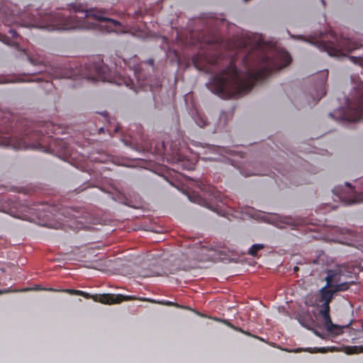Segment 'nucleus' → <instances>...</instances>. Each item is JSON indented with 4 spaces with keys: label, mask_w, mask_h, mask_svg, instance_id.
<instances>
[{
    "label": "nucleus",
    "mask_w": 363,
    "mask_h": 363,
    "mask_svg": "<svg viewBox=\"0 0 363 363\" xmlns=\"http://www.w3.org/2000/svg\"><path fill=\"white\" fill-rule=\"evenodd\" d=\"M204 43L216 50L211 55L197 54L193 57V63L198 69L206 73H215L208 88L219 97L228 99L240 97L253 88L255 84L267 79L274 72L286 67L291 62L289 52L281 50L276 53L267 52L263 49L262 40L250 49L244 55L242 62L245 69L240 72L233 58H225L221 49L228 45L216 30L209 35H199L197 41Z\"/></svg>",
    "instance_id": "f257e3e1"
},
{
    "label": "nucleus",
    "mask_w": 363,
    "mask_h": 363,
    "mask_svg": "<svg viewBox=\"0 0 363 363\" xmlns=\"http://www.w3.org/2000/svg\"><path fill=\"white\" fill-rule=\"evenodd\" d=\"M70 9L75 13H81L83 16L76 15L67 16L64 13H54L45 14L37 27L51 30H70L94 29L100 27L104 31L110 33L117 30L121 26L119 21L105 16V12L97 9H86L82 4H71ZM31 26H35L31 25Z\"/></svg>",
    "instance_id": "f03ea898"
},
{
    "label": "nucleus",
    "mask_w": 363,
    "mask_h": 363,
    "mask_svg": "<svg viewBox=\"0 0 363 363\" xmlns=\"http://www.w3.org/2000/svg\"><path fill=\"white\" fill-rule=\"evenodd\" d=\"M354 268L349 264L337 265L334 269L327 271V276L325 279L326 285L319 290V297L317 301L321 303L320 315H321L324 325L329 332H333L337 326L333 323L330 315V303L334 296L340 291H347L351 283L341 281V277H351L354 273Z\"/></svg>",
    "instance_id": "7ed1b4c3"
},
{
    "label": "nucleus",
    "mask_w": 363,
    "mask_h": 363,
    "mask_svg": "<svg viewBox=\"0 0 363 363\" xmlns=\"http://www.w3.org/2000/svg\"><path fill=\"white\" fill-rule=\"evenodd\" d=\"M331 40H308L309 43L314 45L322 51L330 56L344 55V52H350L361 47V43L351 38L331 35Z\"/></svg>",
    "instance_id": "20e7f679"
},
{
    "label": "nucleus",
    "mask_w": 363,
    "mask_h": 363,
    "mask_svg": "<svg viewBox=\"0 0 363 363\" xmlns=\"http://www.w3.org/2000/svg\"><path fill=\"white\" fill-rule=\"evenodd\" d=\"M42 135L41 131L34 130L31 133H26L22 138L5 136L0 138V145L9 147L14 150H40L44 148L40 143Z\"/></svg>",
    "instance_id": "39448f33"
},
{
    "label": "nucleus",
    "mask_w": 363,
    "mask_h": 363,
    "mask_svg": "<svg viewBox=\"0 0 363 363\" xmlns=\"http://www.w3.org/2000/svg\"><path fill=\"white\" fill-rule=\"evenodd\" d=\"M340 119L350 122L363 120V86L355 89L354 95L347 101V108L339 111Z\"/></svg>",
    "instance_id": "423d86ee"
},
{
    "label": "nucleus",
    "mask_w": 363,
    "mask_h": 363,
    "mask_svg": "<svg viewBox=\"0 0 363 363\" xmlns=\"http://www.w3.org/2000/svg\"><path fill=\"white\" fill-rule=\"evenodd\" d=\"M82 73L84 78L94 82H111L112 76L109 67L103 62L86 64Z\"/></svg>",
    "instance_id": "0eeeda50"
},
{
    "label": "nucleus",
    "mask_w": 363,
    "mask_h": 363,
    "mask_svg": "<svg viewBox=\"0 0 363 363\" xmlns=\"http://www.w3.org/2000/svg\"><path fill=\"white\" fill-rule=\"evenodd\" d=\"M80 294L79 296H82L86 298H93L95 301L100 302L104 304H113V303H119L124 300H126L125 296L121 294H101V295H94L91 296L89 294L80 291Z\"/></svg>",
    "instance_id": "6e6552de"
},
{
    "label": "nucleus",
    "mask_w": 363,
    "mask_h": 363,
    "mask_svg": "<svg viewBox=\"0 0 363 363\" xmlns=\"http://www.w3.org/2000/svg\"><path fill=\"white\" fill-rule=\"evenodd\" d=\"M177 160V165L178 166V168H182L184 170H192L194 169L196 165L194 160L182 157L180 155H178Z\"/></svg>",
    "instance_id": "1a4fd4ad"
},
{
    "label": "nucleus",
    "mask_w": 363,
    "mask_h": 363,
    "mask_svg": "<svg viewBox=\"0 0 363 363\" xmlns=\"http://www.w3.org/2000/svg\"><path fill=\"white\" fill-rule=\"evenodd\" d=\"M198 187L203 191L208 193L211 196H216V188L211 184L202 181H197Z\"/></svg>",
    "instance_id": "9d476101"
},
{
    "label": "nucleus",
    "mask_w": 363,
    "mask_h": 363,
    "mask_svg": "<svg viewBox=\"0 0 363 363\" xmlns=\"http://www.w3.org/2000/svg\"><path fill=\"white\" fill-rule=\"evenodd\" d=\"M321 76L323 77L322 81L319 85V90L318 93L317 94V100L319 101L322 97H323L326 94L325 87V82L328 77V72H321Z\"/></svg>",
    "instance_id": "9b49d317"
},
{
    "label": "nucleus",
    "mask_w": 363,
    "mask_h": 363,
    "mask_svg": "<svg viewBox=\"0 0 363 363\" xmlns=\"http://www.w3.org/2000/svg\"><path fill=\"white\" fill-rule=\"evenodd\" d=\"M25 54L27 55L28 60L29 62L33 65H44L45 64V58L40 55L34 56L30 53H28L26 51Z\"/></svg>",
    "instance_id": "f8f14e48"
},
{
    "label": "nucleus",
    "mask_w": 363,
    "mask_h": 363,
    "mask_svg": "<svg viewBox=\"0 0 363 363\" xmlns=\"http://www.w3.org/2000/svg\"><path fill=\"white\" fill-rule=\"evenodd\" d=\"M345 351L348 354L363 352V345L362 346H348V347H345Z\"/></svg>",
    "instance_id": "ddd939ff"
},
{
    "label": "nucleus",
    "mask_w": 363,
    "mask_h": 363,
    "mask_svg": "<svg viewBox=\"0 0 363 363\" xmlns=\"http://www.w3.org/2000/svg\"><path fill=\"white\" fill-rule=\"evenodd\" d=\"M264 245L262 244H254L248 250V254L251 256L255 257L257 255V252L260 250L264 249Z\"/></svg>",
    "instance_id": "4468645a"
},
{
    "label": "nucleus",
    "mask_w": 363,
    "mask_h": 363,
    "mask_svg": "<svg viewBox=\"0 0 363 363\" xmlns=\"http://www.w3.org/2000/svg\"><path fill=\"white\" fill-rule=\"evenodd\" d=\"M223 322L227 325L228 326L229 328L233 329L235 331H238V332H240L241 333H243L246 335H248V336H252L249 332L247 331H245L244 330H242L241 328H239V327H236L235 325H233L232 323H230L228 320H223Z\"/></svg>",
    "instance_id": "2eb2a0df"
},
{
    "label": "nucleus",
    "mask_w": 363,
    "mask_h": 363,
    "mask_svg": "<svg viewBox=\"0 0 363 363\" xmlns=\"http://www.w3.org/2000/svg\"><path fill=\"white\" fill-rule=\"evenodd\" d=\"M0 41L3 42L4 44L18 48V45L17 43L11 40L9 38L5 35L0 33Z\"/></svg>",
    "instance_id": "dca6fc26"
},
{
    "label": "nucleus",
    "mask_w": 363,
    "mask_h": 363,
    "mask_svg": "<svg viewBox=\"0 0 363 363\" xmlns=\"http://www.w3.org/2000/svg\"><path fill=\"white\" fill-rule=\"evenodd\" d=\"M47 290L50 291H61V292H65V293L69 294L70 295H78L79 296V294H81L80 293V290L69 289L57 290V289H52V288H50V289H48Z\"/></svg>",
    "instance_id": "f3484780"
},
{
    "label": "nucleus",
    "mask_w": 363,
    "mask_h": 363,
    "mask_svg": "<svg viewBox=\"0 0 363 363\" xmlns=\"http://www.w3.org/2000/svg\"><path fill=\"white\" fill-rule=\"evenodd\" d=\"M195 121L196 124L201 128L205 127L208 124L206 118L199 115L196 118Z\"/></svg>",
    "instance_id": "a211bd4d"
},
{
    "label": "nucleus",
    "mask_w": 363,
    "mask_h": 363,
    "mask_svg": "<svg viewBox=\"0 0 363 363\" xmlns=\"http://www.w3.org/2000/svg\"><path fill=\"white\" fill-rule=\"evenodd\" d=\"M3 23L6 26H10L15 23V21L11 16H4L3 18Z\"/></svg>",
    "instance_id": "6ab92c4d"
},
{
    "label": "nucleus",
    "mask_w": 363,
    "mask_h": 363,
    "mask_svg": "<svg viewBox=\"0 0 363 363\" xmlns=\"http://www.w3.org/2000/svg\"><path fill=\"white\" fill-rule=\"evenodd\" d=\"M53 86V84L51 81H50L48 79H45V86L44 89L50 91L52 87Z\"/></svg>",
    "instance_id": "aec40b11"
},
{
    "label": "nucleus",
    "mask_w": 363,
    "mask_h": 363,
    "mask_svg": "<svg viewBox=\"0 0 363 363\" xmlns=\"http://www.w3.org/2000/svg\"><path fill=\"white\" fill-rule=\"evenodd\" d=\"M16 291H18V290H13L11 288H7V289H4V290H0V295L4 294H7V293H11V292H16Z\"/></svg>",
    "instance_id": "412c9836"
},
{
    "label": "nucleus",
    "mask_w": 363,
    "mask_h": 363,
    "mask_svg": "<svg viewBox=\"0 0 363 363\" xmlns=\"http://www.w3.org/2000/svg\"><path fill=\"white\" fill-rule=\"evenodd\" d=\"M9 32L13 38H16L18 36L17 31L13 28L9 29Z\"/></svg>",
    "instance_id": "4be33fe9"
},
{
    "label": "nucleus",
    "mask_w": 363,
    "mask_h": 363,
    "mask_svg": "<svg viewBox=\"0 0 363 363\" xmlns=\"http://www.w3.org/2000/svg\"><path fill=\"white\" fill-rule=\"evenodd\" d=\"M124 82L127 86H130L132 89L133 82L130 79H125Z\"/></svg>",
    "instance_id": "5701e85b"
},
{
    "label": "nucleus",
    "mask_w": 363,
    "mask_h": 363,
    "mask_svg": "<svg viewBox=\"0 0 363 363\" xmlns=\"http://www.w3.org/2000/svg\"><path fill=\"white\" fill-rule=\"evenodd\" d=\"M222 150L225 152L226 153L230 154V155H231L233 153V151H231L230 150H227L225 148H223Z\"/></svg>",
    "instance_id": "b1692460"
},
{
    "label": "nucleus",
    "mask_w": 363,
    "mask_h": 363,
    "mask_svg": "<svg viewBox=\"0 0 363 363\" xmlns=\"http://www.w3.org/2000/svg\"><path fill=\"white\" fill-rule=\"evenodd\" d=\"M318 351L320 352H326V349L325 347H321V348L318 349Z\"/></svg>",
    "instance_id": "393cba45"
},
{
    "label": "nucleus",
    "mask_w": 363,
    "mask_h": 363,
    "mask_svg": "<svg viewBox=\"0 0 363 363\" xmlns=\"http://www.w3.org/2000/svg\"><path fill=\"white\" fill-rule=\"evenodd\" d=\"M141 148L143 149V150H148L149 146L147 145H144L141 147Z\"/></svg>",
    "instance_id": "a878e982"
},
{
    "label": "nucleus",
    "mask_w": 363,
    "mask_h": 363,
    "mask_svg": "<svg viewBox=\"0 0 363 363\" xmlns=\"http://www.w3.org/2000/svg\"><path fill=\"white\" fill-rule=\"evenodd\" d=\"M164 304H165L167 306H172L173 303L171 302V301H166V302L164 303Z\"/></svg>",
    "instance_id": "bb28decb"
},
{
    "label": "nucleus",
    "mask_w": 363,
    "mask_h": 363,
    "mask_svg": "<svg viewBox=\"0 0 363 363\" xmlns=\"http://www.w3.org/2000/svg\"><path fill=\"white\" fill-rule=\"evenodd\" d=\"M194 201H195V202L200 203V201H201V199L199 196H198V197H197V199H196V200H195Z\"/></svg>",
    "instance_id": "cd10ccee"
},
{
    "label": "nucleus",
    "mask_w": 363,
    "mask_h": 363,
    "mask_svg": "<svg viewBox=\"0 0 363 363\" xmlns=\"http://www.w3.org/2000/svg\"><path fill=\"white\" fill-rule=\"evenodd\" d=\"M148 63H149L150 65H153V63H154V60H152V59H150V60H148Z\"/></svg>",
    "instance_id": "c85d7f7f"
},
{
    "label": "nucleus",
    "mask_w": 363,
    "mask_h": 363,
    "mask_svg": "<svg viewBox=\"0 0 363 363\" xmlns=\"http://www.w3.org/2000/svg\"><path fill=\"white\" fill-rule=\"evenodd\" d=\"M350 59L352 60V62H356V60H357L356 57H350Z\"/></svg>",
    "instance_id": "c756f323"
},
{
    "label": "nucleus",
    "mask_w": 363,
    "mask_h": 363,
    "mask_svg": "<svg viewBox=\"0 0 363 363\" xmlns=\"http://www.w3.org/2000/svg\"><path fill=\"white\" fill-rule=\"evenodd\" d=\"M242 174H243L245 176H246V177H248V176H251V175L255 174L254 173H251V174H244V173H242Z\"/></svg>",
    "instance_id": "7c9ffc66"
},
{
    "label": "nucleus",
    "mask_w": 363,
    "mask_h": 363,
    "mask_svg": "<svg viewBox=\"0 0 363 363\" xmlns=\"http://www.w3.org/2000/svg\"><path fill=\"white\" fill-rule=\"evenodd\" d=\"M52 75H53V76H50V77H49V79H52V78H54V77H57V75H54V74H52Z\"/></svg>",
    "instance_id": "2f4dec72"
},
{
    "label": "nucleus",
    "mask_w": 363,
    "mask_h": 363,
    "mask_svg": "<svg viewBox=\"0 0 363 363\" xmlns=\"http://www.w3.org/2000/svg\"><path fill=\"white\" fill-rule=\"evenodd\" d=\"M303 350L301 349V348H298V349H296L295 350L296 352H301V351H303Z\"/></svg>",
    "instance_id": "473e14b6"
},
{
    "label": "nucleus",
    "mask_w": 363,
    "mask_h": 363,
    "mask_svg": "<svg viewBox=\"0 0 363 363\" xmlns=\"http://www.w3.org/2000/svg\"><path fill=\"white\" fill-rule=\"evenodd\" d=\"M243 48L246 49L247 48V44L245 43H243Z\"/></svg>",
    "instance_id": "72a5a7b5"
},
{
    "label": "nucleus",
    "mask_w": 363,
    "mask_h": 363,
    "mask_svg": "<svg viewBox=\"0 0 363 363\" xmlns=\"http://www.w3.org/2000/svg\"><path fill=\"white\" fill-rule=\"evenodd\" d=\"M35 80H41V79H40V78H35V79H32V81H35Z\"/></svg>",
    "instance_id": "f704fd0d"
},
{
    "label": "nucleus",
    "mask_w": 363,
    "mask_h": 363,
    "mask_svg": "<svg viewBox=\"0 0 363 363\" xmlns=\"http://www.w3.org/2000/svg\"><path fill=\"white\" fill-rule=\"evenodd\" d=\"M294 269L295 272H296L298 269V267H295Z\"/></svg>",
    "instance_id": "c9c22d12"
},
{
    "label": "nucleus",
    "mask_w": 363,
    "mask_h": 363,
    "mask_svg": "<svg viewBox=\"0 0 363 363\" xmlns=\"http://www.w3.org/2000/svg\"><path fill=\"white\" fill-rule=\"evenodd\" d=\"M194 35H195V34H194V33H191V37L192 38H194Z\"/></svg>",
    "instance_id": "e433bc0d"
},
{
    "label": "nucleus",
    "mask_w": 363,
    "mask_h": 363,
    "mask_svg": "<svg viewBox=\"0 0 363 363\" xmlns=\"http://www.w3.org/2000/svg\"><path fill=\"white\" fill-rule=\"evenodd\" d=\"M329 116H330V117H333V113H329Z\"/></svg>",
    "instance_id": "4c0bfd02"
},
{
    "label": "nucleus",
    "mask_w": 363,
    "mask_h": 363,
    "mask_svg": "<svg viewBox=\"0 0 363 363\" xmlns=\"http://www.w3.org/2000/svg\"><path fill=\"white\" fill-rule=\"evenodd\" d=\"M103 130H104V128H99V132H102V131H103Z\"/></svg>",
    "instance_id": "58836bf2"
},
{
    "label": "nucleus",
    "mask_w": 363,
    "mask_h": 363,
    "mask_svg": "<svg viewBox=\"0 0 363 363\" xmlns=\"http://www.w3.org/2000/svg\"><path fill=\"white\" fill-rule=\"evenodd\" d=\"M304 351H306V352H311V351L310 350V349L304 350Z\"/></svg>",
    "instance_id": "ea45409f"
},
{
    "label": "nucleus",
    "mask_w": 363,
    "mask_h": 363,
    "mask_svg": "<svg viewBox=\"0 0 363 363\" xmlns=\"http://www.w3.org/2000/svg\"><path fill=\"white\" fill-rule=\"evenodd\" d=\"M297 38H303L301 36H298Z\"/></svg>",
    "instance_id": "a19ab883"
}]
</instances>
